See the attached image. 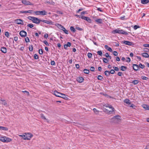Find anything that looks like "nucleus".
Masks as SVG:
<instances>
[{
    "label": "nucleus",
    "instance_id": "5",
    "mask_svg": "<svg viewBox=\"0 0 149 149\" xmlns=\"http://www.w3.org/2000/svg\"><path fill=\"white\" fill-rule=\"evenodd\" d=\"M121 43L124 44L125 45L131 46L133 45V43L129 41H123L121 42Z\"/></svg>",
    "mask_w": 149,
    "mask_h": 149
},
{
    "label": "nucleus",
    "instance_id": "59",
    "mask_svg": "<svg viewBox=\"0 0 149 149\" xmlns=\"http://www.w3.org/2000/svg\"><path fill=\"white\" fill-rule=\"evenodd\" d=\"M130 107H132L133 108H135L136 107V106L134 105V104H132L130 106Z\"/></svg>",
    "mask_w": 149,
    "mask_h": 149
},
{
    "label": "nucleus",
    "instance_id": "56",
    "mask_svg": "<svg viewBox=\"0 0 149 149\" xmlns=\"http://www.w3.org/2000/svg\"><path fill=\"white\" fill-rule=\"evenodd\" d=\"M90 70L91 71L93 72L95 70V68L93 67H91Z\"/></svg>",
    "mask_w": 149,
    "mask_h": 149
},
{
    "label": "nucleus",
    "instance_id": "2",
    "mask_svg": "<svg viewBox=\"0 0 149 149\" xmlns=\"http://www.w3.org/2000/svg\"><path fill=\"white\" fill-rule=\"evenodd\" d=\"M113 33H118L125 35L128 34L127 32L125 31L122 30H119V29L114 30L113 31Z\"/></svg>",
    "mask_w": 149,
    "mask_h": 149
},
{
    "label": "nucleus",
    "instance_id": "46",
    "mask_svg": "<svg viewBox=\"0 0 149 149\" xmlns=\"http://www.w3.org/2000/svg\"><path fill=\"white\" fill-rule=\"evenodd\" d=\"M34 17H31V16H29L28 17V18L30 20H32V21H33V19L34 18Z\"/></svg>",
    "mask_w": 149,
    "mask_h": 149
},
{
    "label": "nucleus",
    "instance_id": "13",
    "mask_svg": "<svg viewBox=\"0 0 149 149\" xmlns=\"http://www.w3.org/2000/svg\"><path fill=\"white\" fill-rule=\"evenodd\" d=\"M112 110L111 111H108L107 110H106L107 111V113L109 114H113L114 113V108H113L112 109Z\"/></svg>",
    "mask_w": 149,
    "mask_h": 149
},
{
    "label": "nucleus",
    "instance_id": "38",
    "mask_svg": "<svg viewBox=\"0 0 149 149\" xmlns=\"http://www.w3.org/2000/svg\"><path fill=\"white\" fill-rule=\"evenodd\" d=\"M86 20L87 21V22L89 23H91V19L90 18L87 17H86Z\"/></svg>",
    "mask_w": 149,
    "mask_h": 149
},
{
    "label": "nucleus",
    "instance_id": "53",
    "mask_svg": "<svg viewBox=\"0 0 149 149\" xmlns=\"http://www.w3.org/2000/svg\"><path fill=\"white\" fill-rule=\"evenodd\" d=\"M43 43L45 44L47 46H49V44L48 43L47 41L46 40L44 41L43 42Z\"/></svg>",
    "mask_w": 149,
    "mask_h": 149
},
{
    "label": "nucleus",
    "instance_id": "3",
    "mask_svg": "<svg viewBox=\"0 0 149 149\" xmlns=\"http://www.w3.org/2000/svg\"><path fill=\"white\" fill-rule=\"evenodd\" d=\"M24 134L26 135V138H24L25 140H29L33 137V135L30 133H25Z\"/></svg>",
    "mask_w": 149,
    "mask_h": 149
},
{
    "label": "nucleus",
    "instance_id": "4",
    "mask_svg": "<svg viewBox=\"0 0 149 149\" xmlns=\"http://www.w3.org/2000/svg\"><path fill=\"white\" fill-rule=\"evenodd\" d=\"M34 13L36 15H45L47 14V12L45 10L35 11Z\"/></svg>",
    "mask_w": 149,
    "mask_h": 149
},
{
    "label": "nucleus",
    "instance_id": "9",
    "mask_svg": "<svg viewBox=\"0 0 149 149\" xmlns=\"http://www.w3.org/2000/svg\"><path fill=\"white\" fill-rule=\"evenodd\" d=\"M19 34L22 37H25L26 35V33L24 31H22L19 32Z\"/></svg>",
    "mask_w": 149,
    "mask_h": 149
},
{
    "label": "nucleus",
    "instance_id": "43",
    "mask_svg": "<svg viewBox=\"0 0 149 149\" xmlns=\"http://www.w3.org/2000/svg\"><path fill=\"white\" fill-rule=\"evenodd\" d=\"M141 78L143 80H147L148 79V78L146 77L142 76H141Z\"/></svg>",
    "mask_w": 149,
    "mask_h": 149
},
{
    "label": "nucleus",
    "instance_id": "25",
    "mask_svg": "<svg viewBox=\"0 0 149 149\" xmlns=\"http://www.w3.org/2000/svg\"><path fill=\"white\" fill-rule=\"evenodd\" d=\"M149 2V0H141V3L143 4H146Z\"/></svg>",
    "mask_w": 149,
    "mask_h": 149
},
{
    "label": "nucleus",
    "instance_id": "16",
    "mask_svg": "<svg viewBox=\"0 0 149 149\" xmlns=\"http://www.w3.org/2000/svg\"><path fill=\"white\" fill-rule=\"evenodd\" d=\"M6 136H0V141L3 142L5 143Z\"/></svg>",
    "mask_w": 149,
    "mask_h": 149
},
{
    "label": "nucleus",
    "instance_id": "55",
    "mask_svg": "<svg viewBox=\"0 0 149 149\" xmlns=\"http://www.w3.org/2000/svg\"><path fill=\"white\" fill-rule=\"evenodd\" d=\"M34 58L35 59H37L38 58V56L37 54H35L34 55Z\"/></svg>",
    "mask_w": 149,
    "mask_h": 149
},
{
    "label": "nucleus",
    "instance_id": "18",
    "mask_svg": "<svg viewBox=\"0 0 149 149\" xmlns=\"http://www.w3.org/2000/svg\"><path fill=\"white\" fill-rule=\"evenodd\" d=\"M141 55L143 57L145 58L149 57V55L148 53L146 52H144L141 54Z\"/></svg>",
    "mask_w": 149,
    "mask_h": 149
},
{
    "label": "nucleus",
    "instance_id": "47",
    "mask_svg": "<svg viewBox=\"0 0 149 149\" xmlns=\"http://www.w3.org/2000/svg\"><path fill=\"white\" fill-rule=\"evenodd\" d=\"M38 51H39V53L40 54H42L43 53V52L42 49H39Z\"/></svg>",
    "mask_w": 149,
    "mask_h": 149
},
{
    "label": "nucleus",
    "instance_id": "58",
    "mask_svg": "<svg viewBox=\"0 0 149 149\" xmlns=\"http://www.w3.org/2000/svg\"><path fill=\"white\" fill-rule=\"evenodd\" d=\"M113 54L114 56H117L118 55V54L117 52L114 51L113 52Z\"/></svg>",
    "mask_w": 149,
    "mask_h": 149
},
{
    "label": "nucleus",
    "instance_id": "34",
    "mask_svg": "<svg viewBox=\"0 0 149 149\" xmlns=\"http://www.w3.org/2000/svg\"><path fill=\"white\" fill-rule=\"evenodd\" d=\"M103 62L104 63H107L109 62L108 60L106 58H103Z\"/></svg>",
    "mask_w": 149,
    "mask_h": 149
},
{
    "label": "nucleus",
    "instance_id": "11",
    "mask_svg": "<svg viewBox=\"0 0 149 149\" xmlns=\"http://www.w3.org/2000/svg\"><path fill=\"white\" fill-rule=\"evenodd\" d=\"M0 103L6 106L7 104V102L4 100H3L2 99H0Z\"/></svg>",
    "mask_w": 149,
    "mask_h": 149
},
{
    "label": "nucleus",
    "instance_id": "62",
    "mask_svg": "<svg viewBox=\"0 0 149 149\" xmlns=\"http://www.w3.org/2000/svg\"><path fill=\"white\" fill-rule=\"evenodd\" d=\"M76 29L79 31H81L82 30V29L81 28H80L78 27H76Z\"/></svg>",
    "mask_w": 149,
    "mask_h": 149
},
{
    "label": "nucleus",
    "instance_id": "41",
    "mask_svg": "<svg viewBox=\"0 0 149 149\" xmlns=\"http://www.w3.org/2000/svg\"><path fill=\"white\" fill-rule=\"evenodd\" d=\"M97 53L100 56H102V53L101 51H98L97 52Z\"/></svg>",
    "mask_w": 149,
    "mask_h": 149
},
{
    "label": "nucleus",
    "instance_id": "64",
    "mask_svg": "<svg viewBox=\"0 0 149 149\" xmlns=\"http://www.w3.org/2000/svg\"><path fill=\"white\" fill-rule=\"evenodd\" d=\"M145 149H149V143L146 145Z\"/></svg>",
    "mask_w": 149,
    "mask_h": 149
},
{
    "label": "nucleus",
    "instance_id": "61",
    "mask_svg": "<svg viewBox=\"0 0 149 149\" xmlns=\"http://www.w3.org/2000/svg\"><path fill=\"white\" fill-rule=\"evenodd\" d=\"M25 41L26 42H29L30 40L29 39V38H25Z\"/></svg>",
    "mask_w": 149,
    "mask_h": 149
},
{
    "label": "nucleus",
    "instance_id": "12",
    "mask_svg": "<svg viewBox=\"0 0 149 149\" xmlns=\"http://www.w3.org/2000/svg\"><path fill=\"white\" fill-rule=\"evenodd\" d=\"M77 81L79 83H81L83 82L84 79V78L81 77H78L77 79Z\"/></svg>",
    "mask_w": 149,
    "mask_h": 149
},
{
    "label": "nucleus",
    "instance_id": "7",
    "mask_svg": "<svg viewBox=\"0 0 149 149\" xmlns=\"http://www.w3.org/2000/svg\"><path fill=\"white\" fill-rule=\"evenodd\" d=\"M22 2L23 4L25 5H33V4L32 3L28 1L22 0Z\"/></svg>",
    "mask_w": 149,
    "mask_h": 149
},
{
    "label": "nucleus",
    "instance_id": "27",
    "mask_svg": "<svg viewBox=\"0 0 149 149\" xmlns=\"http://www.w3.org/2000/svg\"><path fill=\"white\" fill-rule=\"evenodd\" d=\"M64 95H61V97L65 100H67L68 99V98L67 97V95L65 94H64Z\"/></svg>",
    "mask_w": 149,
    "mask_h": 149
},
{
    "label": "nucleus",
    "instance_id": "20",
    "mask_svg": "<svg viewBox=\"0 0 149 149\" xmlns=\"http://www.w3.org/2000/svg\"><path fill=\"white\" fill-rule=\"evenodd\" d=\"M104 48L109 52H112L113 51L112 49L110 47H109L107 45H105L104 46Z\"/></svg>",
    "mask_w": 149,
    "mask_h": 149
},
{
    "label": "nucleus",
    "instance_id": "37",
    "mask_svg": "<svg viewBox=\"0 0 149 149\" xmlns=\"http://www.w3.org/2000/svg\"><path fill=\"white\" fill-rule=\"evenodd\" d=\"M40 117L42 119L44 120H47L46 117L44 116V115L43 114L41 113L40 114Z\"/></svg>",
    "mask_w": 149,
    "mask_h": 149
},
{
    "label": "nucleus",
    "instance_id": "39",
    "mask_svg": "<svg viewBox=\"0 0 149 149\" xmlns=\"http://www.w3.org/2000/svg\"><path fill=\"white\" fill-rule=\"evenodd\" d=\"M33 47L32 45H30L29 47V49L30 51L32 52L33 50Z\"/></svg>",
    "mask_w": 149,
    "mask_h": 149
},
{
    "label": "nucleus",
    "instance_id": "32",
    "mask_svg": "<svg viewBox=\"0 0 149 149\" xmlns=\"http://www.w3.org/2000/svg\"><path fill=\"white\" fill-rule=\"evenodd\" d=\"M121 70L122 71H125L127 69V67L125 66H122L120 67Z\"/></svg>",
    "mask_w": 149,
    "mask_h": 149
},
{
    "label": "nucleus",
    "instance_id": "40",
    "mask_svg": "<svg viewBox=\"0 0 149 149\" xmlns=\"http://www.w3.org/2000/svg\"><path fill=\"white\" fill-rule=\"evenodd\" d=\"M103 78V77L101 75H99L97 77V79L99 80H101Z\"/></svg>",
    "mask_w": 149,
    "mask_h": 149
},
{
    "label": "nucleus",
    "instance_id": "21",
    "mask_svg": "<svg viewBox=\"0 0 149 149\" xmlns=\"http://www.w3.org/2000/svg\"><path fill=\"white\" fill-rule=\"evenodd\" d=\"M0 130H2L4 131H8V128L7 127L0 126Z\"/></svg>",
    "mask_w": 149,
    "mask_h": 149
},
{
    "label": "nucleus",
    "instance_id": "50",
    "mask_svg": "<svg viewBox=\"0 0 149 149\" xmlns=\"http://www.w3.org/2000/svg\"><path fill=\"white\" fill-rule=\"evenodd\" d=\"M115 71L114 70H111L109 71L110 74H113L114 73H115Z\"/></svg>",
    "mask_w": 149,
    "mask_h": 149
},
{
    "label": "nucleus",
    "instance_id": "31",
    "mask_svg": "<svg viewBox=\"0 0 149 149\" xmlns=\"http://www.w3.org/2000/svg\"><path fill=\"white\" fill-rule=\"evenodd\" d=\"M83 71L84 73L86 74H88L89 72V70L86 69H84Z\"/></svg>",
    "mask_w": 149,
    "mask_h": 149
},
{
    "label": "nucleus",
    "instance_id": "1",
    "mask_svg": "<svg viewBox=\"0 0 149 149\" xmlns=\"http://www.w3.org/2000/svg\"><path fill=\"white\" fill-rule=\"evenodd\" d=\"M111 122L116 123H119L121 121V117L119 115L113 116L111 119Z\"/></svg>",
    "mask_w": 149,
    "mask_h": 149
},
{
    "label": "nucleus",
    "instance_id": "30",
    "mask_svg": "<svg viewBox=\"0 0 149 149\" xmlns=\"http://www.w3.org/2000/svg\"><path fill=\"white\" fill-rule=\"evenodd\" d=\"M104 73L107 76H109L110 75L109 72L107 70H106V71H105Z\"/></svg>",
    "mask_w": 149,
    "mask_h": 149
},
{
    "label": "nucleus",
    "instance_id": "19",
    "mask_svg": "<svg viewBox=\"0 0 149 149\" xmlns=\"http://www.w3.org/2000/svg\"><path fill=\"white\" fill-rule=\"evenodd\" d=\"M71 46V43L69 42H68L67 44L64 45V48L65 49H67L68 47H70Z\"/></svg>",
    "mask_w": 149,
    "mask_h": 149
},
{
    "label": "nucleus",
    "instance_id": "10",
    "mask_svg": "<svg viewBox=\"0 0 149 149\" xmlns=\"http://www.w3.org/2000/svg\"><path fill=\"white\" fill-rule=\"evenodd\" d=\"M33 22L36 24H39L40 23V19L34 17Z\"/></svg>",
    "mask_w": 149,
    "mask_h": 149
},
{
    "label": "nucleus",
    "instance_id": "26",
    "mask_svg": "<svg viewBox=\"0 0 149 149\" xmlns=\"http://www.w3.org/2000/svg\"><path fill=\"white\" fill-rule=\"evenodd\" d=\"M61 29L62 30L65 34H68V31L66 30L63 26V28H62Z\"/></svg>",
    "mask_w": 149,
    "mask_h": 149
},
{
    "label": "nucleus",
    "instance_id": "6",
    "mask_svg": "<svg viewBox=\"0 0 149 149\" xmlns=\"http://www.w3.org/2000/svg\"><path fill=\"white\" fill-rule=\"evenodd\" d=\"M54 94L56 96L59 97H61V95H64V94L59 92L56 90L54 91Z\"/></svg>",
    "mask_w": 149,
    "mask_h": 149
},
{
    "label": "nucleus",
    "instance_id": "54",
    "mask_svg": "<svg viewBox=\"0 0 149 149\" xmlns=\"http://www.w3.org/2000/svg\"><path fill=\"white\" fill-rule=\"evenodd\" d=\"M45 23H47L48 24H51V22L47 20H45Z\"/></svg>",
    "mask_w": 149,
    "mask_h": 149
},
{
    "label": "nucleus",
    "instance_id": "60",
    "mask_svg": "<svg viewBox=\"0 0 149 149\" xmlns=\"http://www.w3.org/2000/svg\"><path fill=\"white\" fill-rule=\"evenodd\" d=\"M87 17H85L84 16H82L81 17V18L83 19H84L86 20V19Z\"/></svg>",
    "mask_w": 149,
    "mask_h": 149
},
{
    "label": "nucleus",
    "instance_id": "14",
    "mask_svg": "<svg viewBox=\"0 0 149 149\" xmlns=\"http://www.w3.org/2000/svg\"><path fill=\"white\" fill-rule=\"evenodd\" d=\"M133 69L137 71L139 69V66L137 64H133Z\"/></svg>",
    "mask_w": 149,
    "mask_h": 149
},
{
    "label": "nucleus",
    "instance_id": "28",
    "mask_svg": "<svg viewBox=\"0 0 149 149\" xmlns=\"http://www.w3.org/2000/svg\"><path fill=\"white\" fill-rule=\"evenodd\" d=\"M94 113L96 114H98L99 113V111L97 110L95 108H94L93 109Z\"/></svg>",
    "mask_w": 149,
    "mask_h": 149
},
{
    "label": "nucleus",
    "instance_id": "33",
    "mask_svg": "<svg viewBox=\"0 0 149 149\" xmlns=\"http://www.w3.org/2000/svg\"><path fill=\"white\" fill-rule=\"evenodd\" d=\"M56 25L61 29L62 28H63V26L58 24H56Z\"/></svg>",
    "mask_w": 149,
    "mask_h": 149
},
{
    "label": "nucleus",
    "instance_id": "48",
    "mask_svg": "<svg viewBox=\"0 0 149 149\" xmlns=\"http://www.w3.org/2000/svg\"><path fill=\"white\" fill-rule=\"evenodd\" d=\"M126 61L127 62H130L131 61V59L129 57H127L126 59Z\"/></svg>",
    "mask_w": 149,
    "mask_h": 149
},
{
    "label": "nucleus",
    "instance_id": "57",
    "mask_svg": "<svg viewBox=\"0 0 149 149\" xmlns=\"http://www.w3.org/2000/svg\"><path fill=\"white\" fill-rule=\"evenodd\" d=\"M143 46L145 47H149V44H145L143 45Z\"/></svg>",
    "mask_w": 149,
    "mask_h": 149
},
{
    "label": "nucleus",
    "instance_id": "63",
    "mask_svg": "<svg viewBox=\"0 0 149 149\" xmlns=\"http://www.w3.org/2000/svg\"><path fill=\"white\" fill-rule=\"evenodd\" d=\"M123 74V73L122 72H119L118 73V75L119 76H121Z\"/></svg>",
    "mask_w": 149,
    "mask_h": 149
},
{
    "label": "nucleus",
    "instance_id": "24",
    "mask_svg": "<svg viewBox=\"0 0 149 149\" xmlns=\"http://www.w3.org/2000/svg\"><path fill=\"white\" fill-rule=\"evenodd\" d=\"M124 102L126 103L127 104H130V100L129 99H125L124 100Z\"/></svg>",
    "mask_w": 149,
    "mask_h": 149
},
{
    "label": "nucleus",
    "instance_id": "36",
    "mask_svg": "<svg viewBox=\"0 0 149 149\" xmlns=\"http://www.w3.org/2000/svg\"><path fill=\"white\" fill-rule=\"evenodd\" d=\"M70 29L71 31L73 32H74L75 31V30L73 26H71L70 27Z\"/></svg>",
    "mask_w": 149,
    "mask_h": 149
},
{
    "label": "nucleus",
    "instance_id": "51",
    "mask_svg": "<svg viewBox=\"0 0 149 149\" xmlns=\"http://www.w3.org/2000/svg\"><path fill=\"white\" fill-rule=\"evenodd\" d=\"M113 68L114 70L116 71H118L119 70V69L118 67H113Z\"/></svg>",
    "mask_w": 149,
    "mask_h": 149
},
{
    "label": "nucleus",
    "instance_id": "23",
    "mask_svg": "<svg viewBox=\"0 0 149 149\" xmlns=\"http://www.w3.org/2000/svg\"><path fill=\"white\" fill-rule=\"evenodd\" d=\"M95 21L96 22L99 24H101L102 22V20L100 19H96Z\"/></svg>",
    "mask_w": 149,
    "mask_h": 149
},
{
    "label": "nucleus",
    "instance_id": "29",
    "mask_svg": "<svg viewBox=\"0 0 149 149\" xmlns=\"http://www.w3.org/2000/svg\"><path fill=\"white\" fill-rule=\"evenodd\" d=\"M139 81L137 80H134L132 81V83L134 84H138L139 82Z\"/></svg>",
    "mask_w": 149,
    "mask_h": 149
},
{
    "label": "nucleus",
    "instance_id": "22",
    "mask_svg": "<svg viewBox=\"0 0 149 149\" xmlns=\"http://www.w3.org/2000/svg\"><path fill=\"white\" fill-rule=\"evenodd\" d=\"M1 51L3 53H5L7 52L6 48L4 47H2L1 48Z\"/></svg>",
    "mask_w": 149,
    "mask_h": 149
},
{
    "label": "nucleus",
    "instance_id": "45",
    "mask_svg": "<svg viewBox=\"0 0 149 149\" xmlns=\"http://www.w3.org/2000/svg\"><path fill=\"white\" fill-rule=\"evenodd\" d=\"M140 26L137 25H135L134 26L133 28L134 29L136 30L138 28H140Z\"/></svg>",
    "mask_w": 149,
    "mask_h": 149
},
{
    "label": "nucleus",
    "instance_id": "17",
    "mask_svg": "<svg viewBox=\"0 0 149 149\" xmlns=\"http://www.w3.org/2000/svg\"><path fill=\"white\" fill-rule=\"evenodd\" d=\"M5 143L10 142L12 141V139L6 136L5 138Z\"/></svg>",
    "mask_w": 149,
    "mask_h": 149
},
{
    "label": "nucleus",
    "instance_id": "15",
    "mask_svg": "<svg viewBox=\"0 0 149 149\" xmlns=\"http://www.w3.org/2000/svg\"><path fill=\"white\" fill-rule=\"evenodd\" d=\"M142 107L146 110H149V106L148 105L143 104L142 106Z\"/></svg>",
    "mask_w": 149,
    "mask_h": 149
},
{
    "label": "nucleus",
    "instance_id": "35",
    "mask_svg": "<svg viewBox=\"0 0 149 149\" xmlns=\"http://www.w3.org/2000/svg\"><path fill=\"white\" fill-rule=\"evenodd\" d=\"M104 107H108L110 109L113 108L112 106L111 105H106L105 104L104 105Z\"/></svg>",
    "mask_w": 149,
    "mask_h": 149
},
{
    "label": "nucleus",
    "instance_id": "42",
    "mask_svg": "<svg viewBox=\"0 0 149 149\" xmlns=\"http://www.w3.org/2000/svg\"><path fill=\"white\" fill-rule=\"evenodd\" d=\"M139 66L142 69L144 68L145 67V66L144 65L142 64L141 63L140 64Z\"/></svg>",
    "mask_w": 149,
    "mask_h": 149
},
{
    "label": "nucleus",
    "instance_id": "49",
    "mask_svg": "<svg viewBox=\"0 0 149 149\" xmlns=\"http://www.w3.org/2000/svg\"><path fill=\"white\" fill-rule=\"evenodd\" d=\"M92 54L90 53H88L87 56L89 58H91L92 57Z\"/></svg>",
    "mask_w": 149,
    "mask_h": 149
},
{
    "label": "nucleus",
    "instance_id": "52",
    "mask_svg": "<svg viewBox=\"0 0 149 149\" xmlns=\"http://www.w3.org/2000/svg\"><path fill=\"white\" fill-rule=\"evenodd\" d=\"M5 35L6 37H8L9 36V33L8 32V31L6 32L5 33Z\"/></svg>",
    "mask_w": 149,
    "mask_h": 149
},
{
    "label": "nucleus",
    "instance_id": "8",
    "mask_svg": "<svg viewBox=\"0 0 149 149\" xmlns=\"http://www.w3.org/2000/svg\"><path fill=\"white\" fill-rule=\"evenodd\" d=\"M15 23L19 24H23V21L20 19H17L14 21Z\"/></svg>",
    "mask_w": 149,
    "mask_h": 149
},
{
    "label": "nucleus",
    "instance_id": "44",
    "mask_svg": "<svg viewBox=\"0 0 149 149\" xmlns=\"http://www.w3.org/2000/svg\"><path fill=\"white\" fill-rule=\"evenodd\" d=\"M27 26L28 27H29L30 28H32L33 27V24H28L27 25Z\"/></svg>",
    "mask_w": 149,
    "mask_h": 149
}]
</instances>
